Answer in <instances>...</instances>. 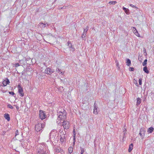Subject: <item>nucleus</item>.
<instances>
[{
	"instance_id": "f257e3e1",
	"label": "nucleus",
	"mask_w": 154,
	"mask_h": 154,
	"mask_svg": "<svg viewBox=\"0 0 154 154\" xmlns=\"http://www.w3.org/2000/svg\"><path fill=\"white\" fill-rule=\"evenodd\" d=\"M37 149V154H49L48 149L44 145H38Z\"/></svg>"
},
{
	"instance_id": "f03ea898",
	"label": "nucleus",
	"mask_w": 154,
	"mask_h": 154,
	"mask_svg": "<svg viewBox=\"0 0 154 154\" xmlns=\"http://www.w3.org/2000/svg\"><path fill=\"white\" fill-rule=\"evenodd\" d=\"M57 115L58 117L57 119L59 120L64 121L66 118V112L64 109H62L61 110H58Z\"/></svg>"
},
{
	"instance_id": "7ed1b4c3",
	"label": "nucleus",
	"mask_w": 154,
	"mask_h": 154,
	"mask_svg": "<svg viewBox=\"0 0 154 154\" xmlns=\"http://www.w3.org/2000/svg\"><path fill=\"white\" fill-rule=\"evenodd\" d=\"M56 134L57 132L53 130L51 131L49 135V139L51 141H58V138L56 136Z\"/></svg>"
},
{
	"instance_id": "20e7f679",
	"label": "nucleus",
	"mask_w": 154,
	"mask_h": 154,
	"mask_svg": "<svg viewBox=\"0 0 154 154\" xmlns=\"http://www.w3.org/2000/svg\"><path fill=\"white\" fill-rule=\"evenodd\" d=\"M45 126V123L42 122L40 123H38L35 125V129L37 132H41L42 131V128H43Z\"/></svg>"
},
{
	"instance_id": "39448f33",
	"label": "nucleus",
	"mask_w": 154,
	"mask_h": 154,
	"mask_svg": "<svg viewBox=\"0 0 154 154\" xmlns=\"http://www.w3.org/2000/svg\"><path fill=\"white\" fill-rule=\"evenodd\" d=\"M39 116L42 120L45 119L46 117L45 112L41 110H40L39 111Z\"/></svg>"
},
{
	"instance_id": "423d86ee",
	"label": "nucleus",
	"mask_w": 154,
	"mask_h": 154,
	"mask_svg": "<svg viewBox=\"0 0 154 154\" xmlns=\"http://www.w3.org/2000/svg\"><path fill=\"white\" fill-rule=\"evenodd\" d=\"M18 92L19 93L20 96L23 97L24 96V93L23 92V88L20 85H19L18 86Z\"/></svg>"
},
{
	"instance_id": "0eeeda50",
	"label": "nucleus",
	"mask_w": 154,
	"mask_h": 154,
	"mask_svg": "<svg viewBox=\"0 0 154 154\" xmlns=\"http://www.w3.org/2000/svg\"><path fill=\"white\" fill-rule=\"evenodd\" d=\"M53 72V70L49 68H47L45 70V72L49 75L51 74Z\"/></svg>"
},
{
	"instance_id": "6e6552de",
	"label": "nucleus",
	"mask_w": 154,
	"mask_h": 154,
	"mask_svg": "<svg viewBox=\"0 0 154 154\" xmlns=\"http://www.w3.org/2000/svg\"><path fill=\"white\" fill-rule=\"evenodd\" d=\"M63 126L64 128L67 129L69 128V122L67 121H63Z\"/></svg>"
},
{
	"instance_id": "1a4fd4ad",
	"label": "nucleus",
	"mask_w": 154,
	"mask_h": 154,
	"mask_svg": "<svg viewBox=\"0 0 154 154\" xmlns=\"http://www.w3.org/2000/svg\"><path fill=\"white\" fill-rule=\"evenodd\" d=\"M146 132L145 130L141 128L140 130L139 134L141 137L142 138H143Z\"/></svg>"
},
{
	"instance_id": "9d476101",
	"label": "nucleus",
	"mask_w": 154,
	"mask_h": 154,
	"mask_svg": "<svg viewBox=\"0 0 154 154\" xmlns=\"http://www.w3.org/2000/svg\"><path fill=\"white\" fill-rule=\"evenodd\" d=\"M68 43V46L69 48V49L70 51H74V49L73 48V47L72 46V45L71 43L70 42H67Z\"/></svg>"
},
{
	"instance_id": "9b49d317",
	"label": "nucleus",
	"mask_w": 154,
	"mask_h": 154,
	"mask_svg": "<svg viewBox=\"0 0 154 154\" xmlns=\"http://www.w3.org/2000/svg\"><path fill=\"white\" fill-rule=\"evenodd\" d=\"M9 83L10 82L9 80L8 79L4 80L2 82V84L4 86H6L7 84H9Z\"/></svg>"
},
{
	"instance_id": "f8f14e48",
	"label": "nucleus",
	"mask_w": 154,
	"mask_h": 154,
	"mask_svg": "<svg viewBox=\"0 0 154 154\" xmlns=\"http://www.w3.org/2000/svg\"><path fill=\"white\" fill-rule=\"evenodd\" d=\"M60 136L61 137L60 139V141L62 143H63L64 142V139H65V135L64 134H62V136L60 135Z\"/></svg>"
},
{
	"instance_id": "ddd939ff",
	"label": "nucleus",
	"mask_w": 154,
	"mask_h": 154,
	"mask_svg": "<svg viewBox=\"0 0 154 154\" xmlns=\"http://www.w3.org/2000/svg\"><path fill=\"white\" fill-rule=\"evenodd\" d=\"M5 118L8 121L10 120V117L9 115L7 113H5L4 115Z\"/></svg>"
},
{
	"instance_id": "4468645a",
	"label": "nucleus",
	"mask_w": 154,
	"mask_h": 154,
	"mask_svg": "<svg viewBox=\"0 0 154 154\" xmlns=\"http://www.w3.org/2000/svg\"><path fill=\"white\" fill-rule=\"evenodd\" d=\"M88 31V29H84V32L82 34V38H83L84 37H85L86 35V33Z\"/></svg>"
},
{
	"instance_id": "2eb2a0df",
	"label": "nucleus",
	"mask_w": 154,
	"mask_h": 154,
	"mask_svg": "<svg viewBox=\"0 0 154 154\" xmlns=\"http://www.w3.org/2000/svg\"><path fill=\"white\" fill-rule=\"evenodd\" d=\"M122 9L126 14H129V11L128 9L124 7H123Z\"/></svg>"
},
{
	"instance_id": "dca6fc26",
	"label": "nucleus",
	"mask_w": 154,
	"mask_h": 154,
	"mask_svg": "<svg viewBox=\"0 0 154 154\" xmlns=\"http://www.w3.org/2000/svg\"><path fill=\"white\" fill-rule=\"evenodd\" d=\"M126 65L128 66H129L131 64V61L129 59H127V62H126Z\"/></svg>"
},
{
	"instance_id": "f3484780",
	"label": "nucleus",
	"mask_w": 154,
	"mask_h": 154,
	"mask_svg": "<svg viewBox=\"0 0 154 154\" xmlns=\"http://www.w3.org/2000/svg\"><path fill=\"white\" fill-rule=\"evenodd\" d=\"M141 100L140 98H137V101L136 104L137 105H139L141 103Z\"/></svg>"
},
{
	"instance_id": "a211bd4d",
	"label": "nucleus",
	"mask_w": 154,
	"mask_h": 154,
	"mask_svg": "<svg viewBox=\"0 0 154 154\" xmlns=\"http://www.w3.org/2000/svg\"><path fill=\"white\" fill-rule=\"evenodd\" d=\"M143 70L147 74H148L149 73V71L147 69V67L146 66H145L143 67Z\"/></svg>"
},
{
	"instance_id": "6ab92c4d",
	"label": "nucleus",
	"mask_w": 154,
	"mask_h": 154,
	"mask_svg": "<svg viewBox=\"0 0 154 154\" xmlns=\"http://www.w3.org/2000/svg\"><path fill=\"white\" fill-rule=\"evenodd\" d=\"M94 113L95 114H97V109L96 107V106L94 105Z\"/></svg>"
},
{
	"instance_id": "aec40b11",
	"label": "nucleus",
	"mask_w": 154,
	"mask_h": 154,
	"mask_svg": "<svg viewBox=\"0 0 154 154\" xmlns=\"http://www.w3.org/2000/svg\"><path fill=\"white\" fill-rule=\"evenodd\" d=\"M133 145L132 143L129 146L128 152H130L133 149Z\"/></svg>"
},
{
	"instance_id": "412c9836",
	"label": "nucleus",
	"mask_w": 154,
	"mask_h": 154,
	"mask_svg": "<svg viewBox=\"0 0 154 154\" xmlns=\"http://www.w3.org/2000/svg\"><path fill=\"white\" fill-rule=\"evenodd\" d=\"M38 25L41 28H43L46 26L44 25V24L43 23H40Z\"/></svg>"
},
{
	"instance_id": "4be33fe9",
	"label": "nucleus",
	"mask_w": 154,
	"mask_h": 154,
	"mask_svg": "<svg viewBox=\"0 0 154 154\" xmlns=\"http://www.w3.org/2000/svg\"><path fill=\"white\" fill-rule=\"evenodd\" d=\"M73 148L72 147H69L68 149L69 154H70L73 151Z\"/></svg>"
},
{
	"instance_id": "5701e85b",
	"label": "nucleus",
	"mask_w": 154,
	"mask_h": 154,
	"mask_svg": "<svg viewBox=\"0 0 154 154\" xmlns=\"http://www.w3.org/2000/svg\"><path fill=\"white\" fill-rule=\"evenodd\" d=\"M154 128L152 127H151L148 129V131L149 133H152L153 131Z\"/></svg>"
},
{
	"instance_id": "b1692460",
	"label": "nucleus",
	"mask_w": 154,
	"mask_h": 154,
	"mask_svg": "<svg viewBox=\"0 0 154 154\" xmlns=\"http://www.w3.org/2000/svg\"><path fill=\"white\" fill-rule=\"evenodd\" d=\"M117 3V2L116 1H111L109 2V3L113 5H115Z\"/></svg>"
},
{
	"instance_id": "393cba45",
	"label": "nucleus",
	"mask_w": 154,
	"mask_h": 154,
	"mask_svg": "<svg viewBox=\"0 0 154 154\" xmlns=\"http://www.w3.org/2000/svg\"><path fill=\"white\" fill-rule=\"evenodd\" d=\"M130 6L133 8H135L136 10H137L138 9V8L135 5H134L132 4H131L129 5Z\"/></svg>"
},
{
	"instance_id": "a878e982",
	"label": "nucleus",
	"mask_w": 154,
	"mask_h": 154,
	"mask_svg": "<svg viewBox=\"0 0 154 154\" xmlns=\"http://www.w3.org/2000/svg\"><path fill=\"white\" fill-rule=\"evenodd\" d=\"M147 60L146 59L143 62V66H145L146 65V64H147Z\"/></svg>"
},
{
	"instance_id": "bb28decb",
	"label": "nucleus",
	"mask_w": 154,
	"mask_h": 154,
	"mask_svg": "<svg viewBox=\"0 0 154 154\" xmlns=\"http://www.w3.org/2000/svg\"><path fill=\"white\" fill-rule=\"evenodd\" d=\"M133 31L134 34L137 32V30L135 27H133Z\"/></svg>"
},
{
	"instance_id": "cd10ccee",
	"label": "nucleus",
	"mask_w": 154,
	"mask_h": 154,
	"mask_svg": "<svg viewBox=\"0 0 154 154\" xmlns=\"http://www.w3.org/2000/svg\"><path fill=\"white\" fill-rule=\"evenodd\" d=\"M124 131H123V134H124V135H125V134L127 133V131L126 129L124 128Z\"/></svg>"
},
{
	"instance_id": "c85d7f7f",
	"label": "nucleus",
	"mask_w": 154,
	"mask_h": 154,
	"mask_svg": "<svg viewBox=\"0 0 154 154\" xmlns=\"http://www.w3.org/2000/svg\"><path fill=\"white\" fill-rule=\"evenodd\" d=\"M7 106L8 107L11 109H13V106L10 104H8Z\"/></svg>"
},
{
	"instance_id": "c756f323",
	"label": "nucleus",
	"mask_w": 154,
	"mask_h": 154,
	"mask_svg": "<svg viewBox=\"0 0 154 154\" xmlns=\"http://www.w3.org/2000/svg\"><path fill=\"white\" fill-rule=\"evenodd\" d=\"M137 36H138V37H140V35L139 34V33L138 32V31H137V32H136L135 34H134Z\"/></svg>"
},
{
	"instance_id": "7c9ffc66",
	"label": "nucleus",
	"mask_w": 154,
	"mask_h": 154,
	"mask_svg": "<svg viewBox=\"0 0 154 154\" xmlns=\"http://www.w3.org/2000/svg\"><path fill=\"white\" fill-rule=\"evenodd\" d=\"M18 134H19L18 131V130H16L15 131V136H16L17 135H18Z\"/></svg>"
},
{
	"instance_id": "2f4dec72",
	"label": "nucleus",
	"mask_w": 154,
	"mask_h": 154,
	"mask_svg": "<svg viewBox=\"0 0 154 154\" xmlns=\"http://www.w3.org/2000/svg\"><path fill=\"white\" fill-rule=\"evenodd\" d=\"M134 68L132 67H130L129 68V70L130 71H133L134 70Z\"/></svg>"
},
{
	"instance_id": "473e14b6",
	"label": "nucleus",
	"mask_w": 154,
	"mask_h": 154,
	"mask_svg": "<svg viewBox=\"0 0 154 154\" xmlns=\"http://www.w3.org/2000/svg\"><path fill=\"white\" fill-rule=\"evenodd\" d=\"M139 83L140 85H142V79H139Z\"/></svg>"
},
{
	"instance_id": "72a5a7b5",
	"label": "nucleus",
	"mask_w": 154,
	"mask_h": 154,
	"mask_svg": "<svg viewBox=\"0 0 154 154\" xmlns=\"http://www.w3.org/2000/svg\"><path fill=\"white\" fill-rule=\"evenodd\" d=\"M116 66H117L118 67V68H119V69L120 67H119V62L117 61H116Z\"/></svg>"
},
{
	"instance_id": "f704fd0d",
	"label": "nucleus",
	"mask_w": 154,
	"mask_h": 154,
	"mask_svg": "<svg viewBox=\"0 0 154 154\" xmlns=\"http://www.w3.org/2000/svg\"><path fill=\"white\" fill-rule=\"evenodd\" d=\"M9 93L10 94H12L13 95H14L15 94L13 92H12V91H9Z\"/></svg>"
},
{
	"instance_id": "c9c22d12",
	"label": "nucleus",
	"mask_w": 154,
	"mask_h": 154,
	"mask_svg": "<svg viewBox=\"0 0 154 154\" xmlns=\"http://www.w3.org/2000/svg\"><path fill=\"white\" fill-rule=\"evenodd\" d=\"M73 134L74 136V137H75V131L74 129L73 130Z\"/></svg>"
},
{
	"instance_id": "e433bc0d",
	"label": "nucleus",
	"mask_w": 154,
	"mask_h": 154,
	"mask_svg": "<svg viewBox=\"0 0 154 154\" xmlns=\"http://www.w3.org/2000/svg\"><path fill=\"white\" fill-rule=\"evenodd\" d=\"M61 69H60L59 68H57L56 69V71L57 72H59L60 71Z\"/></svg>"
},
{
	"instance_id": "4c0bfd02",
	"label": "nucleus",
	"mask_w": 154,
	"mask_h": 154,
	"mask_svg": "<svg viewBox=\"0 0 154 154\" xmlns=\"http://www.w3.org/2000/svg\"><path fill=\"white\" fill-rule=\"evenodd\" d=\"M73 144L74 145L75 144V137H74V136H73Z\"/></svg>"
},
{
	"instance_id": "58836bf2",
	"label": "nucleus",
	"mask_w": 154,
	"mask_h": 154,
	"mask_svg": "<svg viewBox=\"0 0 154 154\" xmlns=\"http://www.w3.org/2000/svg\"><path fill=\"white\" fill-rule=\"evenodd\" d=\"M84 152V151L83 149H81L80 154H83Z\"/></svg>"
},
{
	"instance_id": "ea45409f",
	"label": "nucleus",
	"mask_w": 154,
	"mask_h": 154,
	"mask_svg": "<svg viewBox=\"0 0 154 154\" xmlns=\"http://www.w3.org/2000/svg\"><path fill=\"white\" fill-rule=\"evenodd\" d=\"M20 66V64L18 63H17L15 64V66L16 67H18Z\"/></svg>"
},
{
	"instance_id": "a19ab883",
	"label": "nucleus",
	"mask_w": 154,
	"mask_h": 154,
	"mask_svg": "<svg viewBox=\"0 0 154 154\" xmlns=\"http://www.w3.org/2000/svg\"><path fill=\"white\" fill-rule=\"evenodd\" d=\"M44 25H45L46 26V25H47V26L48 25V23H44Z\"/></svg>"
},
{
	"instance_id": "79ce46f5",
	"label": "nucleus",
	"mask_w": 154,
	"mask_h": 154,
	"mask_svg": "<svg viewBox=\"0 0 154 154\" xmlns=\"http://www.w3.org/2000/svg\"><path fill=\"white\" fill-rule=\"evenodd\" d=\"M59 9H65V8H64V7H63V8H59Z\"/></svg>"
},
{
	"instance_id": "37998d69",
	"label": "nucleus",
	"mask_w": 154,
	"mask_h": 154,
	"mask_svg": "<svg viewBox=\"0 0 154 154\" xmlns=\"http://www.w3.org/2000/svg\"><path fill=\"white\" fill-rule=\"evenodd\" d=\"M60 72V73L62 75H63V74L64 72H61V71Z\"/></svg>"
},
{
	"instance_id": "c03bdc74",
	"label": "nucleus",
	"mask_w": 154,
	"mask_h": 154,
	"mask_svg": "<svg viewBox=\"0 0 154 154\" xmlns=\"http://www.w3.org/2000/svg\"><path fill=\"white\" fill-rule=\"evenodd\" d=\"M134 82L135 83H136V84H137V81L135 80H134Z\"/></svg>"
},
{
	"instance_id": "a18cd8bd",
	"label": "nucleus",
	"mask_w": 154,
	"mask_h": 154,
	"mask_svg": "<svg viewBox=\"0 0 154 154\" xmlns=\"http://www.w3.org/2000/svg\"><path fill=\"white\" fill-rule=\"evenodd\" d=\"M3 133H3V134H2V135H4V134H5V131H4V132H3Z\"/></svg>"
},
{
	"instance_id": "49530a36",
	"label": "nucleus",
	"mask_w": 154,
	"mask_h": 154,
	"mask_svg": "<svg viewBox=\"0 0 154 154\" xmlns=\"http://www.w3.org/2000/svg\"><path fill=\"white\" fill-rule=\"evenodd\" d=\"M16 107L17 109H19V107H18V106H16Z\"/></svg>"
},
{
	"instance_id": "de8ad7c7",
	"label": "nucleus",
	"mask_w": 154,
	"mask_h": 154,
	"mask_svg": "<svg viewBox=\"0 0 154 154\" xmlns=\"http://www.w3.org/2000/svg\"><path fill=\"white\" fill-rule=\"evenodd\" d=\"M57 0H55V2Z\"/></svg>"
}]
</instances>
